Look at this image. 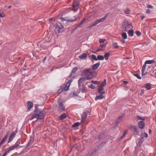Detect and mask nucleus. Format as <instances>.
Here are the masks:
<instances>
[{
    "instance_id": "nucleus-1",
    "label": "nucleus",
    "mask_w": 156,
    "mask_h": 156,
    "mask_svg": "<svg viewBox=\"0 0 156 156\" xmlns=\"http://www.w3.org/2000/svg\"><path fill=\"white\" fill-rule=\"evenodd\" d=\"M35 109L34 110V113L31 115V118L32 119L34 118L37 119V120L35 121L36 122L38 119H44V114L45 112L43 111H41L38 110V106L37 105H35Z\"/></svg>"
},
{
    "instance_id": "nucleus-2",
    "label": "nucleus",
    "mask_w": 156,
    "mask_h": 156,
    "mask_svg": "<svg viewBox=\"0 0 156 156\" xmlns=\"http://www.w3.org/2000/svg\"><path fill=\"white\" fill-rule=\"evenodd\" d=\"M83 73L86 75V78L87 80H90L94 78L93 71L91 68L86 69H84Z\"/></svg>"
},
{
    "instance_id": "nucleus-3",
    "label": "nucleus",
    "mask_w": 156,
    "mask_h": 156,
    "mask_svg": "<svg viewBox=\"0 0 156 156\" xmlns=\"http://www.w3.org/2000/svg\"><path fill=\"white\" fill-rule=\"evenodd\" d=\"M64 30L62 24L58 23L56 24L55 32L57 35L59 33L62 32L64 31Z\"/></svg>"
},
{
    "instance_id": "nucleus-4",
    "label": "nucleus",
    "mask_w": 156,
    "mask_h": 156,
    "mask_svg": "<svg viewBox=\"0 0 156 156\" xmlns=\"http://www.w3.org/2000/svg\"><path fill=\"white\" fill-rule=\"evenodd\" d=\"M122 28L125 31H128V30L132 28L131 24L127 21L125 20L122 24Z\"/></svg>"
},
{
    "instance_id": "nucleus-5",
    "label": "nucleus",
    "mask_w": 156,
    "mask_h": 156,
    "mask_svg": "<svg viewBox=\"0 0 156 156\" xmlns=\"http://www.w3.org/2000/svg\"><path fill=\"white\" fill-rule=\"evenodd\" d=\"M108 16L107 15H106L105 16L98 20H97L96 21H95L94 23H92L91 25H90L89 27V28H91L93 27L94 26H96L98 23H100V22H103L105 21V20L107 19Z\"/></svg>"
},
{
    "instance_id": "nucleus-6",
    "label": "nucleus",
    "mask_w": 156,
    "mask_h": 156,
    "mask_svg": "<svg viewBox=\"0 0 156 156\" xmlns=\"http://www.w3.org/2000/svg\"><path fill=\"white\" fill-rule=\"evenodd\" d=\"M17 132V129H16L14 132H13L9 137L8 143L10 142L15 136L16 133Z\"/></svg>"
},
{
    "instance_id": "nucleus-7",
    "label": "nucleus",
    "mask_w": 156,
    "mask_h": 156,
    "mask_svg": "<svg viewBox=\"0 0 156 156\" xmlns=\"http://www.w3.org/2000/svg\"><path fill=\"white\" fill-rule=\"evenodd\" d=\"M72 82V80H69L66 84L65 85V86L64 87H62V88L63 89L64 91H67L69 90V86Z\"/></svg>"
},
{
    "instance_id": "nucleus-8",
    "label": "nucleus",
    "mask_w": 156,
    "mask_h": 156,
    "mask_svg": "<svg viewBox=\"0 0 156 156\" xmlns=\"http://www.w3.org/2000/svg\"><path fill=\"white\" fill-rule=\"evenodd\" d=\"M79 3L77 1H74L73 3L72 6L73 10L75 12H76L79 8Z\"/></svg>"
},
{
    "instance_id": "nucleus-9",
    "label": "nucleus",
    "mask_w": 156,
    "mask_h": 156,
    "mask_svg": "<svg viewBox=\"0 0 156 156\" xmlns=\"http://www.w3.org/2000/svg\"><path fill=\"white\" fill-rule=\"evenodd\" d=\"M130 129L132 131H134L135 134L136 135L139 134V132L137 129L136 126L134 125L130 127Z\"/></svg>"
},
{
    "instance_id": "nucleus-10",
    "label": "nucleus",
    "mask_w": 156,
    "mask_h": 156,
    "mask_svg": "<svg viewBox=\"0 0 156 156\" xmlns=\"http://www.w3.org/2000/svg\"><path fill=\"white\" fill-rule=\"evenodd\" d=\"M74 17L75 18L74 19H68V18H61V19L62 20H65V21H68V22H73L77 20L76 17V16H74Z\"/></svg>"
},
{
    "instance_id": "nucleus-11",
    "label": "nucleus",
    "mask_w": 156,
    "mask_h": 156,
    "mask_svg": "<svg viewBox=\"0 0 156 156\" xmlns=\"http://www.w3.org/2000/svg\"><path fill=\"white\" fill-rule=\"evenodd\" d=\"M86 20V18H84L80 22V23L76 26V27L73 30L74 31L77 29L78 27H80V26L83 24Z\"/></svg>"
},
{
    "instance_id": "nucleus-12",
    "label": "nucleus",
    "mask_w": 156,
    "mask_h": 156,
    "mask_svg": "<svg viewBox=\"0 0 156 156\" xmlns=\"http://www.w3.org/2000/svg\"><path fill=\"white\" fill-rule=\"evenodd\" d=\"M87 115L86 112H84L83 113L82 115L81 116V124L82 123L84 122L85 119H86V117H87Z\"/></svg>"
},
{
    "instance_id": "nucleus-13",
    "label": "nucleus",
    "mask_w": 156,
    "mask_h": 156,
    "mask_svg": "<svg viewBox=\"0 0 156 156\" xmlns=\"http://www.w3.org/2000/svg\"><path fill=\"white\" fill-rule=\"evenodd\" d=\"M138 125L139 127L141 129H143L145 126V123L143 121L139 122Z\"/></svg>"
},
{
    "instance_id": "nucleus-14",
    "label": "nucleus",
    "mask_w": 156,
    "mask_h": 156,
    "mask_svg": "<svg viewBox=\"0 0 156 156\" xmlns=\"http://www.w3.org/2000/svg\"><path fill=\"white\" fill-rule=\"evenodd\" d=\"M100 65V63H97L96 64H94V65L92 66L91 69H92V70H96L99 67Z\"/></svg>"
},
{
    "instance_id": "nucleus-15",
    "label": "nucleus",
    "mask_w": 156,
    "mask_h": 156,
    "mask_svg": "<svg viewBox=\"0 0 156 156\" xmlns=\"http://www.w3.org/2000/svg\"><path fill=\"white\" fill-rule=\"evenodd\" d=\"M79 88L80 90H81L82 92L83 93L85 92L87 90V89L84 84H82V87L81 86V87H80Z\"/></svg>"
},
{
    "instance_id": "nucleus-16",
    "label": "nucleus",
    "mask_w": 156,
    "mask_h": 156,
    "mask_svg": "<svg viewBox=\"0 0 156 156\" xmlns=\"http://www.w3.org/2000/svg\"><path fill=\"white\" fill-rule=\"evenodd\" d=\"M85 77H83L81 78H80L78 80V86L79 87H81V84L83 82L85 81Z\"/></svg>"
},
{
    "instance_id": "nucleus-17",
    "label": "nucleus",
    "mask_w": 156,
    "mask_h": 156,
    "mask_svg": "<svg viewBox=\"0 0 156 156\" xmlns=\"http://www.w3.org/2000/svg\"><path fill=\"white\" fill-rule=\"evenodd\" d=\"M27 105L28 110H30L33 106V103L30 101H28L27 103Z\"/></svg>"
},
{
    "instance_id": "nucleus-18",
    "label": "nucleus",
    "mask_w": 156,
    "mask_h": 156,
    "mask_svg": "<svg viewBox=\"0 0 156 156\" xmlns=\"http://www.w3.org/2000/svg\"><path fill=\"white\" fill-rule=\"evenodd\" d=\"M104 90V88L99 87L98 89V93L101 94L103 95L105 93V92L103 91Z\"/></svg>"
},
{
    "instance_id": "nucleus-19",
    "label": "nucleus",
    "mask_w": 156,
    "mask_h": 156,
    "mask_svg": "<svg viewBox=\"0 0 156 156\" xmlns=\"http://www.w3.org/2000/svg\"><path fill=\"white\" fill-rule=\"evenodd\" d=\"M7 151L5 153H4L6 155L8 153H9L10 151H11L12 150H13L14 149H13V147H12V146H11L8 148L7 149Z\"/></svg>"
},
{
    "instance_id": "nucleus-20",
    "label": "nucleus",
    "mask_w": 156,
    "mask_h": 156,
    "mask_svg": "<svg viewBox=\"0 0 156 156\" xmlns=\"http://www.w3.org/2000/svg\"><path fill=\"white\" fill-rule=\"evenodd\" d=\"M104 97L105 96H104L102 94H101L98 96H97L95 98V100H101L103 99Z\"/></svg>"
},
{
    "instance_id": "nucleus-21",
    "label": "nucleus",
    "mask_w": 156,
    "mask_h": 156,
    "mask_svg": "<svg viewBox=\"0 0 156 156\" xmlns=\"http://www.w3.org/2000/svg\"><path fill=\"white\" fill-rule=\"evenodd\" d=\"M151 85L150 83H147L145 84V87L147 90H150L151 89Z\"/></svg>"
},
{
    "instance_id": "nucleus-22",
    "label": "nucleus",
    "mask_w": 156,
    "mask_h": 156,
    "mask_svg": "<svg viewBox=\"0 0 156 156\" xmlns=\"http://www.w3.org/2000/svg\"><path fill=\"white\" fill-rule=\"evenodd\" d=\"M9 134V131H7L6 134L4 136L1 142V144L2 143L3 144L5 140H6V139L7 138L8 135Z\"/></svg>"
},
{
    "instance_id": "nucleus-23",
    "label": "nucleus",
    "mask_w": 156,
    "mask_h": 156,
    "mask_svg": "<svg viewBox=\"0 0 156 156\" xmlns=\"http://www.w3.org/2000/svg\"><path fill=\"white\" fill-rule=\"evenodd\" d=\"M87 57V55L86 53H83L79 56V58L80 59H84Z\"/></svg>"
},
{
    "instance_id": "nucleus-24",
    "label": "nucleus",
    "mask_w": 156,
    "mask_h": 156,
    "mask_svg": "<svg viewBox=\"0 0 156 156\" xmlns=\"http://www.w3.org/2000/svg\"><path fill=\"white\" fill-rule=\"evenodd\" d=\"M155 62V61L153 60H148L145 62V64H151L154 63Z\"/></svg>"
},
{
    "instance_id": "nucleus-25",
    "label": "nucleus",
    "mask_w": 156,
    "mask_h": 156,
    "mask_svg": "<svg viewBox=\"0 0 156 156\" xmlns=\"http://www.w3.org/2000/svg\"><path fill=\"white\" fill-rule=\"evenodd\" d=\"M106 79H105L104 81L101 83V86L99 87H100L103 88L106 85Z\"/></svg>"
},
{
    "instance_id": "nucleus-26",
    "label": "nucleus",
    "mask_w": 156,
    "mask_h": 156,
    "mask_svg": "<svg viewBox=\"0 0 156 156\" xmlns=\"http://www.w3.org/2000/svg\"><path fill=\"white\" fill-rule=\"evenodd\" d=\"M59 109L60 110H64V105L61 102H60L59 104Z\"/></svg>"
},
{
    "instance_id": "nucleus-27",
    "label": "nucleus",
    "mask_w": 156,
    "mask_h": 156,
    "mask_svg": "<svg viewBox=\"0 0 156 156\" xmlns=\"http://www.w3.org/2000/svg\"><path fill=\"white\" fill-rule=\"evenodd\" d=\"M34 140L33 138H31L30 140L29 141L27 144V147H28L29 146L31 145L32 144H33L34 142Z\"/></svg>"
},
{
    "instance_id": "nucleus-28",
    "label": "nucleus",
    "mask_w": 156,
    "mask_h": 156,
    "mask_svg": "<svg viewBox=\"0 0 156 156\" xmlns=\"http://www.w3.org/2000/svg\"><path fill=\"white\" fill-rule=\"evenodd\" d=\"M110 53L109 52L106 53L104 55V58H105V60H107L108 59V57Z\"/></svg>"
},
{
    "instance_id": "nucleus-29",
    "label": "nucleus",
    "mask_w": 156,
    "mask_h": 156,
    "mask_svg": "<svg viewBox=\"0 0 156 156\" xmlns=\"http://www.w3.org/2000/svg\"><path fill=\"white\" fill-rule=\"evenodd\" d=\"M66 114H63L60 116L59 118L61 120H62L66 118Z\"/></svg>"
},
{
    "instance_id": "nucleus-30",
    "label": "nucleus",
    "mask_w": 156,
    "mask_h": 156,
    "mask_svg": "<svg viewBox=\"0 0 156 156\" xmlns=\"http://www.w3.org/2000/svg\"><path fill=\"white\" fill-rule=\"evenodd\" d=\"M129 35L130 37H132L133 35V30H129L128 32Z\"/></svg>"
},
{
    "instance_id": "nucleus-31",
    "label": "nucleus",
    "mask_w": 156,
    "mask_h": 156,
    "mask_svg": "<svg viewBox=\"0 0 156 156\" xmlns=\"http://www.w3.org/2000/svg\"><path fill=\"white\" fill-rule=\"evenodd\" d=\"M104 59V57L101 55H98L97 56V60H103Z\"/></svg>"
},
{
    "instance_id": "nucleus-32",
    "label": "nucleus",
    "mask_w": 156,
    "mask_h": 156,
    "mask_svg": "<svg viewBox=\"0 0 156 156\" xmlns=\"http://www.w3.org/2000/svg\"><path fill=\"white\" fill-rule=\"evenodd\" d=\"M122 36L123 39H126L127 38V35L126 33H123L122 34Z\"/></svg>"
},
{
    "instance_id": "nucleus-33",
    "label": "nucleus",
    "mask_w": 156,
    "mask_h": 156,
    "mask_svg": "<svg viewBox=\"0 0 156 156\" xmlns=\"http://www.w3.org/2000/svg\"><path fill=\"white\" fill-rule=\"evenodd\" d=\"M113 46L114 48H118L119 47V46L118 45V44L116 42H114L113 43Z\"/></svg>"
},
{
    "instance_id": "nucleus-34",
    "label": "nucleus",
    "mask_w": 156,
    "mask_h": 156,
    "mask_svg": "<svg viewBox=\"0 0 156 156\" xmlns=\"http://www.w3.org/2000/svg\"><path fill=\"white\" fill-rule=\"evenodd\" d=\"M64 91L63 89L62 88V86L60 87V89H59L58 90V94H60L61 93L62 91Z\"/></svg>"
},
{
    "instance_id": "nucleus-35",
    "label": "nucleus",
    "mask_w": 156,
    "mask_h": 156,
    "mask_svg": "<svg viewBox=\"0 0 156 156\" xmlns=\"http://www.w3.org/2000/svg\"><path fill=\"white\" fill-rule=\"evenodd\" d=\"M80 123L79 122H76V123H75L73 125V127H75L77 126H78L80 125Z\"/></svg>"
},
{
    "instance_id": "nucleus-36",
    "label": "nucleus",
    "mask_w": 156,
    "mask_h": 156,
    "mask_svg": "<svg viewBox=\"0 0 156 156\" xmlns=\"http://www.w3.org/2000/svg\"><path fill=\"white\" fill-rule=\"evenodd\" d=\"M77 69L78 68L77 67L73 68L72 70V73H75Z\"/></svg>"
},
{
    "instance_id": "nucleus-37",
    "label": "nucleus",
    "mask_w": 156,
    "mask_h": 156,
    "mask_svg": "<svg viewBox=\"0 0 156 156\" xmlns=\"http://www.w3.org/2000/svg\"><path fill=\"white\" fill-rule=\"evenodd\" d=\"M18 145H19V144H18V142H16L15 143V145H14L12 146L13 147V149H14L15 148L17 147H18Z\"/></svg>"
},
{
    "instance_id": "nucleus-38",
    "label": "nucleus",
    "mask_w": 156,
    "mask_h": 156,
    "mask_svg": "<svg viewBox=\"0 0 156 156\" xmlns=\"http://www.w3.org/2000/svg\"><path fill=\"white\" fill-rule=\"evenodd\" d=\"M106 40L105 39H100L99 40V42L100 43H102L105 42Z\"/></svg>"
},
{
    "instance_id": "nucleus-39",
    "label": "nucleus",
    "mask_w": 156,
    "mask_h": 156,
    "mask_svg": "<svg viewBox=\"0 0 156 156\" xmlns=\"http://www.w3.org/2000/svg\"><path fill=\"white\" fill-rule=\"evenodd\" d=\"M92 58L95 61H97V58L94 55H92L91 56Z\"/></svg>"
},
{
    "instance_id": "nucleus-40",
    "label": "nucleus",
    "mask_w": 156,
    "mask_h": 156,
    "mask_svg": "<svg viewBox=\"0 0 156 156\" xmlns=\"http://www.w3.org/2000/svg\"><path fill=\"white\" fill-rule=\"evenodd\" d=\"M130 12V10L129 8H127L126 9L125 11V13L126 14H129Z\"/></svg>"
},
{
    "instance_id": "nucleus-41",
    "label": "nucleus",
    "mask_w": 156,
    "mask_h": 156,
    "mask_svg": "<svg viewBox=\"0 0 156 156\" xmlns=\"http://www.w3.org/2000/svg\"><path fill=\"white\" fill-rule=\"evenodd\" d=\"M134 75L139 79H141V77L138 74H134Z\"/></svg>"
},
{
    "instance_id": "nucleus-42",
    "label": "nucleus",
    "mask_w": 156,
    "mask_h": 156,
    "mask_svg": "<svg viewBox=\"0 0 156 156\" xmlns=\"http://www.w3.org/2000/svg\"><path fill=\"white\" fill-rule=\"evenodd\" d=\"M91 82L94 84H99V82L97 81L92 80L91 81Z\"/></svg>"
},
{
    "instance_id": "nucleus-43",
    "label": "nucleus",
    "mask_w": 156,
    "mask_h": 156,
    "mask_svg": "<svg viewBox=\"0 0 156 156\" xmlns=\"http://www.w3.org/2000/svg\"><path fill=\"white\" fill-rule=\"evenodd\" d=\"M126 134V132H125L123 133L122 135L119 138V140H121L122 139L124 138V136H125Z\"/></svg>"
},
{
    "instance_id": "nucleus-44",
    "label": "nucleus",
    "mask_w": 156,
    "mask_h": 156,
    "mask_svg": "<svg viewBox=\"0 0 156 156\" xmlns=\"http://www.w3.org/2000/svg\"><path fill=\"white\" fill-rule=\"evenodd\" d=\"M137 120H144V118H142V117L140 116H137Z\"/></svg>"
},
{
    "instance_id": "nucleus-45",
    "label": "nucleus",
    "mask_w": 156,
    "mask_h": 156,
    "mask_svg": "<svg viewBox=\"0 0 156 156\" xmlns=\"http://www.w3.org/2000/svg\"><path fill=\"white\" fill-rule=\"evenodd\" d=\"M96 153V151L95 150L91 152L89 156H92L93 155H94Z\"/></svg>"
},
{
    "instance_id": "nucleus-46",
    "label": "nucleus",
    "mask_w": 156,
    "mask_h": 156,
    "mask_svg": "<svg viewBox=\"0 0 156 156\" xmlns=\"http://www.w3.org/2000/svg\"><path fill=\"white\" fill-rule=\"evenodd\" d=\"M88 87L92 89H94L95 88V86L92 84H91L90 85H88Z\"/></svg>"
},
{
    "instance_id": "nucleus-47",
    "label": "nucleus",
    "mask_w": 156,
    "mask_h": 156,
    "mask_svg": "<svg viewBox=\"0 0 156 156\" xmlns=\"http://www.w3.org/2000/svg\"><path fill=\"white\" fill-rule=\"evenodd\" d=\"M5 14H4L2 12L1 13H0V17L1 18H3L5 17Z\"/></svg>"
},
{
    "instance_id": "nucleus-48",
    "label": "nucleus",
    "mask_w": 156,
    "mask_h": 156,
    "mask_svg": "<svg viewBox=\"0 0 156 156\" xmlns=\"http://www.w3.org/2000/svg\"><path fill=\"white\" fill-rule=\"evenodd\" d=\"M144 71H145V70H142V76H145V75L147 73V72H145Z\"/></svg>"
},
{
    "instance_id": "nucleus-49",
    "label": "nucleus",
    "mask_w": 156,
    "mask_h": 156,
    "mask_svg": "<svg viewBox=\"0 0 156 156\" xmlns=\"http://www.w3.org/2000/svg\"><path fill=\"white\" fill-rule=\"evenodd\" d=\"M147 64H145L144 63V64L143 65L142 68V70H145L146 67V66Z\"/></svg>"
},
{
    "instance_id": "nucleus-50",
    "label": "nucleus",
    "mask_w": 156,
    "mask_h": 156,
    "mask_svg": "<svg viewBox=\"0 0 156 156\" xmlns=\"http://www.w3.org/2000/svg\"><path fill=\"white\" fill-rule=\"evenodd\" d=\"M143 136L145 137H148V134L146 133H144L142 134V135Z\"/></svg>"
},
{
    "instance_id": "nucleus-51",
    "label": "nucleus",
    "mask_w": 156,
    "mask_h": 156,
    "mask_svg": "<svg viewBox=\"0 0 156 156\" xmlns=\"http://www.w3.org/2000/svg\"><path fill=\"white\" fill-rule=\"evenodd\" d=\"M122 119V116H120L119 117V118L118 119L117 121L119 122L120 121L121 119Z\"/></svg>"
},
{
    "instance_id": "nucleus-52",
    "label": "nucleus",
    "mask_w": 156,
    "mask_h": 156,
    "mask_svg": "<svg viewBox=\"0 0 156 156\" xmlns=\"http://www.w3.org/2000/svg\"><path fill=\"white\" fill-rule=\"evenodd\" d=\"M122 119V116H120L119 117V118L118 119L117 121L119 122L120 121L121 119Z\"/></svg>"
},
{
    "instance_id": "nucleus-53",
    "label": "nucleus",
    "mask_w": 156,
    "mask_h": 156,
    "mask_svg": "<svg viewBox=\"0 0 156 156\" xmlns=\"http://www.w3.org/2000/svg\"><path fill=\"white\" fill-rule=\"evenodd\" d=\"M106 45V43L104 44H101L100 46V47L101 48L105 47Z\"/></svg>"
},
{
    "instance_id": "nucleus-54",
    "label": "nucleus",
    "mask_w": 156,
    "mask_h": 156,
    "mask_svg": "<svg viewBox=\"0 0 156 156\" xmlns=\"http://www.w3.org/2000/svg\"><path fill=\"white\" fill-rule=\"evenodd\" d=\"M136 34L138 36H140L141 34V32L139 31H136Z\"/></svg>"
},
{
    "instance_id": "nucleus-55",
    "label": "nucleus",
    "mask_w": 156,
    "mask_h": 156,
    "mask_svg": "<svg viewBox=\"0 0 156 156\" xmlns=\"http://www.w3.org/2000/svg\"><path fill=\"white\" fill-rule=\"evenodd\" d=\"M103 136V135L102 134H100L98 136V138L99 139H101L102 138Z\"/></svg>"
},
{
    "instance_id": "nucleus-56",
    "label": "nucleus",
    "mask_w": 156,
    "mask_h": 156,
    "mask_svg": "<svg viewBox=\"0 0 156 156\" xmlns=\"http://www.w3.org/2000/svg\"><path fill=\"white\" fill-rule=\"evenodd\" d=\"M143 140H142V139L139 140V144L140 145L142 144V143Z\"/></svg>"
},
{
    "instance_id": "nucleus-57",
    "label": "nucleus",
    "mask_w": 156,
    "mask_h": 156,
    "mask_svg": "<svg viewBox=\"0 0 156 156\" xmlns=\"http://www.w3.org/2000/svg\"><path fill=\"white\" fill-rule=\"evenodd\" d=\"M147 7L148 8H152V6L151 5H147Z\"/></svg>"
},
{
    "instance_id": "nucleus-58",
    "label": "nucleus",
    "mask_w": 156,
    "mask_h": 156,
    "mask_svg": "<svg viewBox=\"0 0 156 156\" xmlns=\"http://www.w3.org/2000/svg\"><path fill=\"white\" fill-rule=\"evenodd\" d=\"M102 50H103V49H102L99 48L97 50V52L100 51H102Z\"/></svg>"
},
{
    "instance_id": "nucleus-59",
    "label": "nucleus",
    "mask_w": 156,
    "mask_h": 156,
    "mask_svg": "<svg viewBox=\"0 0 156 156\" xmlns=\"http://www.w3.org/2000/svg\"><path fill=\"white\" fill-rule=\"evenodd\" d=\"M150 11H151L150 10L148 9L147 10L146 12L147 13H149L150 12Z\"/></svg>"
},
{
    "instance_id": "nucleus-60",
    "label": "nucleus",
    "mask_w": 156,
    "mask_h": 156,
    "mask_svg": "<svg viewBox=\"0 0 156 156\" xmlns=\"http://www.w3.org/2000/svg\"><path fill=\"white\" fill-rule=\"evenodd\" d=\"M46 57H45L43 58V63L45 61V60H46Z\"/></svg>"
},
{
    "instance_id": "nucleus-61",
    "label": "nucleus",
    "mask_w": 156,
    "mask_h": 156,
    "mask_svg": "<svg viewBox=\"0 0 156 156\" xmlns=\"http://www.w3.org/2000/svg\"><path fill=\"white\" fill-rule=\"evenodd\" d=\"M148 130H149V133L150 134L151 133V132H152L151 130V129H149Z\"/></svg>"
},
{
    "instance_id": "nucleus-62",
    "label": "nucleus",
    "mask_w": 156,
    "mask_h": 156,
    "mask_svg": "<svg viewBox=\"0 0 156 156\" xmlns=\"http://www.w3.org/2000/svg\"><path fill=\"white\" fill-rule=\"evenodd\" d=\"M123 82L125 84H126L128 83V82L127 81H123Z\"/></svg>"
},
{
    "instance_id": "nucleus-63",
    "label": "nucleus",
    "mask_w": 156,
    "mask_h": 156,
    "mask_svg": "<svg viewBox=\"0 0 156 156\" xmlns=\"http://www.w3.org/2000/svg\"><path fill=\"white\" fill-rule=\"evenodd\" d=\"M119 122L117 121H116L115 122V124H116V126H117V125H118V124L119 123Z\"/></svg>"
},
{
    "instance_id": "nucleus-64",
    "label": "nucleus",
    "mask_w": 156,
    "mask_h": 156,
    "mask_svg": "<svg viewBox=\"0 0 156 156\" xmlns=\"http://www.w3.org/2000/svg\"><path fill=\"white\" fill-rule=\"evenodd\" d=\"M145 18V16H141V20H143Z\"/></svg>"
}]
</instances>
